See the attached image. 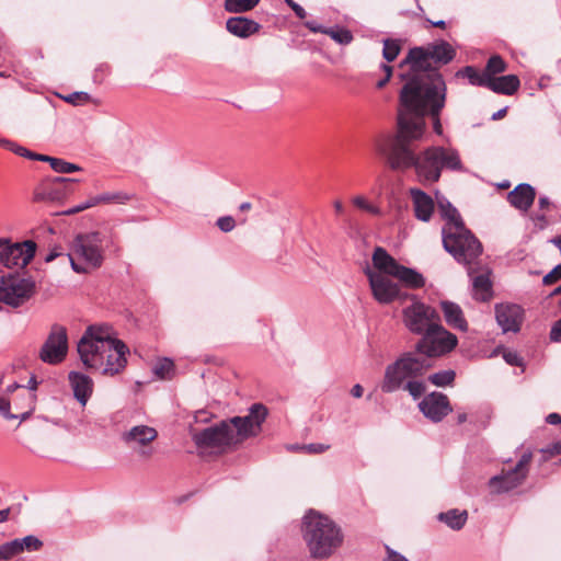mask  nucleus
I'll use <instances>...</instances> for the list:
<instances>
[{
  "mask_svg": "<svg viewBox=\"0 0 561 561\" xmlns=\"http://www.w3.org/2000/svg\"><path fill=\"white\" fill-rule=\"evenodd\" d=\"M457 344V336L439 322L417 341L415 351L402 353L386 367L381 391L393 393L403 390L414 400L420 399L426 391L424 376L432 367L430 358L450 353Z\"/></svg>",
  "mask_w": 561,
  "mask_h": 561,
  "instance_id": "1",
  "label": "nucleus"
},
{
  "mask_svg": "<svg viewBox=\"0 0 561 561\" xmlns=\"http://www.w3.org/2000/svg\"><path fill=\"white\" fill-rule=\"evenodd\" d=\"M405 126V119L401 118L400 130L393 135H386L377 141V150L391 170L405 171L414 168L416 178L422 184L437 182L443 169L462 170L461 159L456 149L431 146L416 153L414 142L417 140L404 137Z\"/></svg>",
  "mask_w": 561,
  "mask_h": 561,
  "instance_id": "2",
  "label": "nucleus"
},
{
  "mask_svg": "<svg viewBox=\"0 0 561 561\" xmlns=\"http://www.w3.org/2000/svg\"><path fill=\"white\" fill-rule=\"evenodd\" d=\"M446 83L442 73H433L428 78H414L405 82L400 92V110L398 129L401 118L405 119L404 137L420 140L425 130V115L433 117L434 130L442 135L443 127L439 114L445 106Z\"/></svg>",
  "mask_w": 561,
  "mask_h": 561,
  "instance_id": "3",
  "label": "nucleus"
},
{
  "mask_svg": "<svg viewBox=\"0 0 561 561\" xmlns=\"http://www.w3.org/2000/svg\"><path fill=\"white\" fill-rule=\"evenodd\" d=\"M77 351L87 369L104 376L121 374L129 354L127 345L114 337L112 328L106 324L89 325L78 341Z\"/></svg>",
  "mask_w": 561,
  "mask_h": 561,
  "instance_id": "4",
  "label": "nucleus"
},
{
  "mask_svg": "<svg viewBox=\"0 0 561 561\" xmlns=\"http://www.w3.org/2000/svg\"><path fill=\"white\" fill-rule=\"evenodd\" d=\"M262 403H254L245 416H234L199 432H192V439L198 448H224L244 438L256 435L267 416Z\"/></svg>",
  "mask_w": 561,
  "mask_h": 561,
  "instance_id": "5",
  "label": "nucleus"
},
{
  "mask_svg": "<svg viewBox=\"0 0 561 561\" xmlns=\"http://www.w3.org/2000/svg\"><path fill=\"white\" fill-rule=\"evenodd\" d=\"M455 57L456 49L444 39L410 48L399 67L409 66L411 73L409 76L402 73L400 77L407 82L416 77L428 78L433 73H439L436 68L451 62Z\"/></svg>",
  "mask_w": 561,
  "mask_h": 561,
  "instance_id": "6",
  "label": "nucleus"
},
{
  "mask_svg": "<svg viewBox=\"0 0 561 561\" xmlns=\"http://www.w3.org/2000/svg\"><path fill=\"white\" fill-rule=\"evenodd\" d=\"M302 536L317 559L330 557L343 541L341 528L329 517L310 511L302 520Z\"/></svg>",
  "mask_w": 561,
  "mask_h": 561,
  "instance_id": "7",
  "label": "nucleus"
},
{
  "mask_svg": "<svg viewBox=\"0 0 561 561\" xmlns=\"http://www.w3.org/2000/svg\"><path fill=\"white\" fill-rule=\"evenodd\" d=\"M102 245L103 237L98 231L77 234L67 253L71 268L80 274L99 268L104 260Z\"/></svg>",
  "mask_w": 561,
  "mask_h": 561,
  "instance_id": "8",
  "label": "nucleus"
},
{
  "mask_svg": "<svg viewBox=\"0 0 561 561\" xmlns=\"http://www.w3.org/2000/svg\"><path fill=\"white\" fill-rule=\"evenodd\" d=\"M442 239L444 249L459 263L469 265L482 253L480 241L465 226L443 227Z\"/></svg>",
  "mask_w": 561,
  "mask_h": 561,
  "instance_id": "9",
  "label": "nucleus"
},
{
  "mask_svg": "<svg viewBox=\"0 0 561 561\" xmlns=\"http://www.w3.org/2000/svg\"><path fill=\"white\" fill-rule=\"evenodd\" d=\"M531 459L533 453L527 450L520 456L514 467L502 469L499 474L493 476L489 480L491 491L496 494H502L522 485L528 476Z\"/></svg>",
  "mask_w": 561,
  "mask_h": 561,
  "instance_id": "10",
  "label": "nucleus"
},
{
  "mask_svg": "<svg viewBox=\"0 0 561 561\" xmlns=\"http://www.w3.org/2000/svg\"><path fill=\"white\" fill-rule=\"evenodd\" d=\"M402 318L405 328L411 333L421 336H424L440 322L438 312L421 301H414L411 306L404 308Z\"/></svg>",
  "mask_w": 561,
  "mask_h": 561,
  "instance_id": "11",
  "label": "nucleus"
},
{
  "mask_svg": "<svg viewBox=\"0 0 561 561\" xmlns=\"http://www.w3.org/2000/svg\"><path fill=\"white\" fill-rule=\"evenodd\" d=\"M68 354L67 329L58 323L51 325L49 334L43 343L38 357L43 363L58 365L62 363Z\"/></svg>",
  "mask_w": 561,
  "mask_h": 561,
  "instance_id": "12",
  "label": "nucleus"
},
{
  "mask_svg": "<svg viewBox=\"0 0 561 561\" xmlns=\"http://www.w3.org/2000/svg\"><path fill=\"white\" fill-rule=\"evenodd\" d=\"M37 244L33 240L16 243H11L9 240L0 250V263L8 268H24L34 259Z\"/></svg>",
  "mask_w": 561,
  "mask_h": 561,
  "instance_id": "13",
  "label": "nucleus"
},
{
  "mask_svg": "<svg viewBox=\"0 0 561 561\" xmlns=\"http://www.w3.org/2000/svg\"><path fill=\"white\" fill-rule=\"evenodd\" d=\"M366 275L369 280L373 296L379 304L387 305L396 299H405L410 297L408 294H401L398 284L392 282L388 276L377 274L370 270L366 271ZM411 298L414 299L415 296L411 295Z\"/></svg>",
  "mask_w": 561,
  "mask_h": 561,
  "instance_id": "14",
  "label": "nucleus"
},
{
  "mask_svg": "<svg viewBox=\"0 0 561 561\" xmlns=\"http://www.w3.org/2000/svg\"><path fill=\"white\" fill-rule=\"evenodd\" d=\"M158 436L156 428L148 425H136L122 434V440L131 449L136 450L139 456L150 458L152 448L148 445Z\"/></svg>",
  "mask_w": 561,
  "mask_h": 561,
  "instance_id": "15",
  "label": "nucleus"
},
{
  "mask_svg": "<svg viewBox=\"0 0 561 561\" xmlns=\"http://www.w3.org/2000/svg\"><path fill=\"white\" fill-rule=\"evenodd\" d=\"M73 182H77V180L62 176L46 178L35 188L34 201L59 202L67 196Z\"/></svg>",
  "mask_w": 561,
  "mask_h": 561,
  "instance_id": "16",
  "label": "nucleus"
},
{
  "mask_svg": "<svg viewBox=\"0 0 561 561\" xmlns=\"http://www.w3.org/2000/svg\"><path fill=\"white\" fill-rule=\"evenodd\" d=\"M417 407L423 415L433 423L442 422L453 411L448 397L438 391L424 396Z\"/></svg>",
  "mask_w": 561,
  "mask_h": 561,
  "instance_id": "17",
  "label": "nucleus"
},
{
  "mask_svg": "<svg viewBox=\"0 0 561 561\" xmlns=\"http://www.w3.org/2000/svg\"><path fill=\"white\" fill-rule=\"evenodd\" d=\"M495 319L503 333H517L524 320V309L516 304L495 306Z\"/></svg>",
  "mask_w": 561,
  "mask_h": 561,
  "instance_id": "18",
  "label": "nucleus"
},
{
  "mask_svg": "<svg viewBox=\"0 0 561 561\" xmlns=\"http://www.w3.org/2000/svg\"><path fill=\"white\" fill-rule=\"evenodd\" d=\"M68 380L75 399L82 407H85L94 389L92 378L81 371H70L68 374Z\"/></svg>",
  "mask_w": 561,
  "mask_h": 561,
  "instance_id": "19",
  "label": "nucleus"
},
{
  "mask_svg": "<svg viewBox=\"0 0 561 561\" xmlns=\"http://www.w3.org/2000/svg\"><path fill=\"white\" fill-rule=\"evenodd\" d=\"M536 198V190L528 183H520L507 194V202L522 213H527Z\"/></svg>",
  "mask_w": 561,
  "mask_h": 561,
  "instance_id": "20",
  "label": "nucleus"
},
{
  "mask_svg": "<svg viewBox=\"0 0 561 561\" xmlns=\"http://www.w3.org/2000/svg\"><path fill=\"white\" fill-rule=\"evenodd\" d=\"M409 194L412 199L414 216L421 221H430L435 206L433 198L416 187L410 188Z\"/></svg>",
  "mask_w": 561,
  "mask_h": 561,
  "instance_id": "21",
  "label": "nucleus"
},
{
  "mask_svg": "<svg viewBox=\"0 0 561 561\" xmlns=\"http://www.w3.org/2000/svg\"><path fill=\"white\" fill-rule=\"evenodd\" d=\"M261 25L244 16H232L226 22V28L234 36L247 38L259 32Z\"/></svg>",
  "mask_w": 561,
  "mask_h": 561,
  "instance_id": "22",
  "label": "nucleus"
},
{
  "mask_svg": "<svg viewBox=\"0 0 561 561\" xmlns=\"http://www.w3.org/2000/svg\"><path fill=\"white\" fill-rule=\"evenodd\" d=\"M440 308L447 324L454 329L466 332L468 323L459 305L453 301H442Z\"/></svg>",
  "mask_w": 561,
  "mask_h": 561,
  "instance_id": "23",
  "label": "nucleus"
},
{
  "mask_svg": "<svg viewBox=\"0 0 561 561\" xmlns=\"http://www.w3.org/2000/svg\"><path fill=\"white\" fill-rule=\"evenodd\" d=\"M392 277L401 282L405 287L419 289L424 287L425 278L416 270L399 264L391 274Z\"/></svg>",
  "mask_w": 561,
  "mask_h": 561,
  "instance_id": "24",
  "label": "nucleus"
},
{
  "mask_svg": "<svg viewBox=\"0 0 561 561\" xmlns=\"http://www.w3.org/2000/svg\"><path fill=\"white\" fill-rule=\"evenodd\" d=\"M519 87L520 81L515 75H506L494 79H488L486 84V88L491 91L505 95H513Z\"/></svg>",
  "mask_w": 561,
  "mask_h": 561,
  "instance_id": "25",
  "label": "nucleus"
},
{
  "mask_svg": "<svg viewBox=\"0 0 561 561\" xmlns=\"http://www.w3.org/2000/svg\"><path fill=\"white\" fill-rule=\"evenodd\" d=\"M374 266L391 276L399 263L381 247H377L373 254Z\"/></svg>",
  "mask_w": 561,
  "mask_h": 561,
  "instance_id": "26",
  "label": "nucleus"
},
{
  "mask_svg": "<svg viewBox=\"0 0 561 561\" xmlns=\"http://www.w3.org/2000/svg\"><path fill=\"white\" fill-rule=\"evenodd\" d=\"M473 298L480 301H488L492 297V283L488 274H480L472 277Z\"/></svg>",
  "mask_w": 561,
  "mask_h": 561,
  "instance_id": "27",
  "label": "nucleus"
},
{
  "mask_svg": "<svg viewBox=\"0 0 561 561\" xmlns=\"http://www.w3.org/2000/svg\"><path fill=\"white\" fill-rule=\"evenodd\" d=\"M438 205V211L442 216V218L446 221L444 227H448L449 225H457V226H465L460 214L458 213L457 208H455L449 201L446 198H438L437 199Z\"/></svg>",
  "mask_w": 561,
  "mask_h": 561,
  "instance_id": "28",
  "label": "nucleus"
},
{
  "mask_svg": "<svg viewBox=\"0 0 561 561\" xmlns=\"http://www.w3.org/2000/svg\"><path fill=\"white\" fill-rule=\"evenodd\" d=\"M38 381L36 380L35 376H32L27 382L26 389L23 387V393L22 397L25 401L24 403V411L21 412V420L27 419L35 407V399L36 396L34 391L37 389Z\"/></svg>",
  "mask_w": 561,
  "mask_h": 561,
  "instance_id": "29",
  "label": "nucleus"
},
{
  "mask_svg": "<svg viewBox=\"0 0 561 561\" xmlns=\"http://www.w3.org/2000/svg\"><path fill=\"white\" fill-rule=\"evenodd\" d=\"M437 517L449 528L460 530L467 522L468 514L466 511L460 512L458 510H449L447 512L439 513Z\"/></svg>",
  "mask_w": 561,
  "mask_h": 561,
  "instance_id": "30",
  "label": "nucleus"
},
{
  "mask_svg": "<svg viewBox=\"0 0 561 561\" xmlns=\"http://www.w3.org/2000/svg\"><path fill=\"white\" fill-rule=\"evenodd\" d=\"M456 77L460 78H467L469 80V83L476 87H484L486 88L488 84V78L484 76V72H479L474 67L472 66H466L461 69H459L456 72Z\"/></svg>",
  "mask_w": 561,
  "mask_h": 561,
  "instance_id": "31",
  "label": "nucleus"
},
{
  "mask_svg": "<svg viewBox=\"0 0 561 561\" xmlns=\"http://www.w3.org/2000/svg\"><path fill=\"white\" fill-rule=\"evenodd\" d=\"M260 0H225V10L230 13H243L254 9Z\"/></svg>",
  "mask_w": 561,
  "mask_h": 561,
  "instance_id": "32",
  "label": "nucleus"
},
{
  "mask_svg": "<svg viewBox=\"0 0 561 561\" xmlns=\"http://www.w3.org/2000/svg\"><path fill=\"white\" fill-rule=\"evenodd\" d=\"M506 70V62L499 55L491 56L483 70L488 79H494L495 76Z\"/></svg>",
  "mask_w": 561,
  "mask_h": 561,
  "instance_id": "33",
  "label": "nucleus"
},
{
  "mask_svg": "<svg viewBox=\"0 0 561 561\" xmlns=\"http://www.w3.org/2000/svg\"><path fill=\"white\" fill-rule=\"evenodd\" d=\"M456 373L453 369L440 370L428 376L427 380L436 387H446L453 385Z\"/></svg>",
  "mask_w": 561,
  "mask_h": 561,
  "instance_id": "34",
  "label": "nucleus"
},
{
  "mask_svg": "<svg viewBox=\"0 0 561 561\" xmlns=\"http://www.w3.org/2000/svg\"><path fill=\"white\" fill-rule=\"evenodd\" d=\"M325 35H329L334 42L341 45H348L353 41L351 31L344 27H327Z\"/></svg>",
  "mask_w": 561,
  "mask_h": 561,
  "instance_id": "35",
  "label": "nucleus"
},
{
  "mask_svg": "<svg viewBox=\"0 0 561 561\" xmlns=\"http://www.w3.org/2000/svg\"><path fill=\"white\" fill-rule=\"evenodd\" d=\"M153 373L160 379H171L174 373V363L170 358H162L154 365Z\"/></svg>",
  "mask_w": 561,
  "mask_h": 561,
  "instance_id": "36",
  "label": "nucleus"
},
{
  "mask_svg": "<svg viewBox=\"0 0 561 561\" xmlns=\"http://www.w3.org/2000/svg\"><path fill=\"white\" fill-rule=\"evenodd\" d=\"M401 45L397 39H383L382 57L388 61H393L400 54Z\"/></svg>",
  "mask_w": 561,
  "mask_h": 561,
  "instance_id": "37",
  "label": "nucleus"
},
{
  "mask_svg": "<svg viewBox=\"0 0 561 561\" xmlns=\"http://www.w3.org/2000/svg\"><path fill=\"white\" fill-rule=\"evenodd\" d=\"M98 196L100 204H125L130 199L125 192H106Z\"/></svg>",
  "mask_w": 561,
  "mask_h": 561,
  "instance_id": "38",
  "label": "nucleus"
},
{
  "mask_svg": "<svg viewBox=\"0 0 561 561\" xmlns=\"http://www.w3.org/2000/svg\"><path fill=\"white\" fill-rule=\"evenodd\" d=\"M22 552V548L18 539L0 545V559L9 560Z\"/></svg>",
  "mask_w": 561,
  "mask_h": 561,
  "instance_id": "39",
  "label": "nucleus"
},
{
  "mask_svg": "<svg viewBox=\"0 0 561 561\" xmlns=\"http://www.w3.org/2000/svg\"><path fill=\"white\" fill-rule=\"evenodd\" d=\"M50 167L55 172H58V173H72V172H77V171L81 170V168L78 164L67 162L62 159L54 158V157H53Z\"/></svg>",
  "mask_w": 561,
  "mask_h": 561,
  "instance_id": "40",
  "label": "nucleus"
},
{
  "mask_svg": "<svg viewBox=\"0 0 561 561\" xmlns=\"http://www.w3.org/2000/svg\"><path fill=\"white\" fill-rule=\"evenodd\" d=\"M10 401L0 393V413L1 415L7 419V420H15V419H21V412L23 410L19 409L18 404H15V408L18 411V413H11L10 412Z\"/></svg>",
  "mask_w": 561,
  "mask_h": 561,
  "instance_id": "41",
  "label": "nucleus"
},
{
  "mask_svg": "<svg viewBox=\"0 0 561 561\" xmlns=\"http://www.w3.org/2000/svg\"><path fill=\"white\" fill-rule=\"evenodd\" d=\"M18 541L20 542L22 551H24V550L36 551L43 545V542L37 537L32 536V535H28L22 539H18Z\"/></svg>",
  "mask_w": 561,
  "mask_h": 561,
  "instance_id": "42",
  "label": "nucleus"
},
{
  "mask_svg": "<svg viewBox=\"0 0 561 561\" xmlns=\"http://www.w3.org/2000/svg\"><path fill=\"white\" fill-rule=\"evenodd\" d=\"M60 98L64 101H66L67 103L72 104V105H79V104L85 103V102L90 101V99H91L90 94L87 92H83V91L73 92V93H70L69 95L60 96Z\"/></svg>",
  "mask_w": 561,
  "mask_h": 561,
  "instance_id": "43",
  "label": "nucleus"
},
{
  "mask_svg": "<svg viewBox=\"0 0 561 561\" xmlns=\"http://www.w3.org/2000/svg\"><path fill=\"white\" fill-rule=\"evenodd\" d=\"M353 204L363 209V210H366L373 215H379L380 214V209L374 205H371L370 203L367 202V199L363 196H355L353 198Z\"/></svg>",
  "mask_w": 561,
  "mask_h": 561,
  "instance_id": "44",
  "label": "nucleus"
},
{
  "mask_svg": "<svg viewBox=\"0 0 561 561\" xmlns=\"http://www.w3.org/2000/svg\"><path fill=\"white\" fill-rule=\"evenodd\" d=\"M504 360L512 366H523L524 359L523 357L515 351H505L503 353Z\"/></svg>",
  "mask_w": 561,
  "mask_h": 561,
  "instance_id": "45",
  "label": "nucleus"
},
{
  "mask_svg": "<svg viewBox=\"0 0 561 561\" xmlns=\"http://www.w3.org/2000/svg\"><path fill=\"white\" fill-rule=\"evenodd\" d=\"M217 226L221 231L229 232L234 228L236 221L231 216H224L218 218Z\"/></svg>",
  "mask_w": 561,
  "mask_h": 561,
  "instance_id": "46",
  "label": "nucleus"
},
{
  "mask_svg": "<svg viewBox=\"0 0 561 561\" xmlns=\"http://www.w3.org/2000/svg\"><path fill=\"white\" fill-rule=\"evenodd\" d=\"M540 451L543 454V460L546 461L551 457L561 455V443H554Z\"/></svg>",
  "mask_w": 561,
  "mask_h": 561,
  "instance_id": "47",
  "label": "nucleus"
},
{
  "mask_svg": "<svg viewBox=\"0 0 561 561\" xmlns=\"http://www.w3.org/2000/svg\"><path fill=\"white\" fill-rule=\"evenodd\" d=\"M298 448L308 454H322L329 449V446L323 444H307Z\"/></svg>",
  "mask_w": 561,
  "mask_h": 561,
  "instance_id": "48",
  "label": "nucleus"
},
{
  "mask_svg": "<svg viewBox=\"0 0 561 561\" xmlns=\"http://www.w3.org/2000/svg\"><path fill=\"white\" fill-rule=\"evenodd\" d=\"M561 278V265L558 264L543 277V284L551 285Z\"/></svg>",
  "mask_w": 561,
  "mask_h": 561,
  "instance_id": "49",
  "label": "nucleus"
},
{
  "mask_svg": "<svg viewBox=\"0 0 561 561\" xmlns=\"http://www.w3.org/2000/svg\"><path fill=\"white\" fill-rule=\"evenodd\" d=\"M380 67L385 71L386 76L376 83L377 89H382L383 87H386V84L389 82V80L392 76V67L391 66H389L387 64H381Z\"/></svg>",
  "mask_w": 561,
  "mask_h": 561,
  "instance_id": "50",
  "label": "nucleus"
},
{
  "mask_svg": "<svg viewBox=\"0 0 561 561\" xmlns=\"http://www.w3.org/2000/svg\"><path fill=\"white\" fill-rule=\"evenodd\" d=\"M305 26L312 33L324 34L327 32V27L316 21H307L305 22Z\"/></svg>",
  "mask_w": 561,
  "mask_h": 561,
  "instance_id": "51",
  "label": "nucleus"
},
{
  "mask_svg": "<svg viewBox=\"0 0 561 561\" xmlns=\"http://www.w3.org/2000/svg\"><path fill=\"white\" fill-rule=\"evenodd\" d=\"M382 561H409V560L401 553L387 547V558L383 559Z\"/></svg>",
  "mask_w": 561,
  "mask_h": 561,
  "instance_id": "52",
  "label": "nucleus"
},
{
  "mask_svg": "<svg viewBox=\"0 0 561 561\" xmlns=\"http://www.w3.org/2000/svg\"><path fill=\"white\" fill-rule=\"evenodd\" d=\"M550 339L553 342H561V319L552 327L550 331Z\"/></svg>",
  "mask_w": 561,
  "mask_h": 561,
  "instance_id": "53",
  "label": "nucleus"
},
{
  "mask_svg": "<svg viewBox=\"0 0 561 561\" xmlns=\"http://www.w3.org/2000/svg\"><path fill=\"white\" fill-rule=\"evenodd\" d=\"M15 154L18 156H21V157H25V158H28L32 160V156L34 152L30 151L28 149L15 144L14 148H13V151Z\"/></svg>",
  "mask_w": 561,
  "mask_h": 561,
  "instance_id": "54",
  "label": "nucleus"
},
{
  "mask_svg": "<svg viewBox=\"0 0 561 561\" xmlns=\"http://www.w3.org/2000/svg\"><path fill=\"white\" fill-rule=\"evenodd\" d=\"M290 9L295 12V14L297 15V18L299 19H305L307 16V12L306 10L300 5L298 4L297 2L296 3H293V5L290 7Z\"/></svg>",
  "mask_w": 561,
  "mask_h": 561,
  "instance_id": "55",
  "label": "nucleus"
},
{
  "mask_svg": "<svg viewBox=\"0 0 561 561\" xmlns=\"http://www.w3.org/2000/svg\"><path fill=\"white\" fill-rule=\"evenodd\" d=\"M547 423L551 425H559L561 424V415L559 413H550L546 417Z\"/></svg>",
  "mask_w": 561,
  "mask_h": 561,
  "instance_id": "56",
  "label": "nucleus"
},
{
  "mask_svg": "<svg viewBox=\"0 0 561 561\" xmlns=\"http://www.w3.org/2000/svg\"><path fill=\"white\" fill-rule=\"evenodd\" d=\"M531 219L535 221V222H539L540 224V228H545L546 225L548 224L547 221V217L545 214H534L531 215Z\"/></svg>",
  "mask_w": 561,
  "mask_h": 561,
  "instance_id": "57",
  "label": "nucleus"
},
{
  "mask_svg": "<svg viewBox=\"0 0 561 561\" xmlns=\"http://www.w3.org/2000/svg\"><path fill=\"white\" fill-rule=\"evenodd\" d=\"M62 255V253L59 251V248H54L46 256H45V262L46 263H49V262H53L55 259H57L58 256Z\"/></svg>",
  "mask_w": 561,
  "mask_h": 561,
  "instance_id": "58",
  "label": "nucleus"
},
{
  "mask_svg": "<svg viewBox=\"0 0 561 561\" xmlns=\"http://www.w3.org/2000/svg\"><path fill=\"white\" fill-rule=\"evenodd\" d=\"M87 209V205L84 203L82 204H79L72 208H69L67 210L64 211L65 215H73V214H77V213H80L82 210H85Z\"/></svg>",
  "mask_w": 561,
  "mask_h": 561,
  "instance_id": "59",
  "label": "nucleus"
},
{
  "mask_svg": "<svg viewBox=\"0 0 561 561\" xmlns=\"http://www.w3.org/2000/svg\"><path fill=\"white\" fill-rule=\"evenodd\" d=\"M364 389L359 383H356L351 389V394L354 398H360L363 396Z\"/></svg>",
  "mask_w": 561,
  "mask_h": 561,
  "instance_id": "60",
  "label": "nucleus"
},
{
  "mask_svg": "<svg viewBox=\"0 0 561 561\" xmlns=\"http://www.w3.org/2000/svg\"><path fill=\"white\" fill-rule=\"evenodd\" d=\"M550 199L548 196L546 195H541L539 196V199H538V206L540 209H546L550 206Z\"/></svg>",
  "mask_w": 561,
  "mask_h": 561,
  "instance_id": "61",
  "label": "nucleus"
},
{
  "mask_svg": "<svg viewBox=\"0 0 561 561\" xmlns=\"http://www.w3.org/2000/svg\"><path fill=\"white\" fill-rule=\"evenodd\" d=\"M32 160H38V161H44V162H49V164L51 163V160H53V157H49V156H45V154H39V153H33L32 156Z\"/></svg>",
  "mask_w": 561,
  "mask_h": 561,
  "instance_id": "62",
  "label": "nucleus"
},
{
  "mask_svg": "<svg viewBox=\"0 0 561 561\" xmlns=\"http://www.w3.org/2000/svg\"><path fill=\"white\" fill-rule=\"evenodd\" d=\"M0 146L9 149L10 151H13L15 142H12L11 140L5 138H0Z\"/></svg>",
  "mask_w": 561,
  "mask_h": 561,
  "instance_id": "63",
  "label": "nucleus"
},
{
  "mask_svg": "<svg viewBox=\"0 0 561 561\" xmlns=\"http://www.w3.org/2000/svg\"><path fill=\"white\" fill-rule=\"evenodd\" d=\"M507 113V107H503L501 110H499L497 112L493 113L492 115V119L493 121H499V119H502Z\"/></svg>",
  "mask_w": 561,
  "mask_h": 561,
  "instance_id": "64",
  "label": "nucleus"
}]
</instances>
